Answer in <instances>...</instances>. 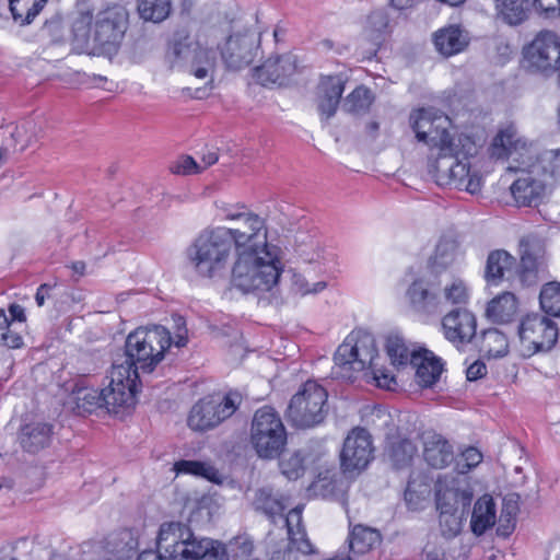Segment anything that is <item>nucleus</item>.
Wrapping results in <instances>:
<instances>
[{
    "label": "nucleus",
    "mask_w": 560,
    "mask_h": 560,
    "mask_svg": "<svg viewBox=\"0 0 560 560\" xmlns=\"http://www.w3.org/2000/svg\"><path fill=\"white\" fill-rule=\"evenodd\" d=\"M171 345V332L161 325L137 328L127 336L124 351L113 361V378L116 383H127L137 397L140 372L151 373Z\"/></svg>",
    "instance_id": "obj_1"
},
{
    "label": "nucleus",
    "mask_w": 560,
    "mask_h": 560,
    "mask_svg": "<svg viewBox=\"0 0 560 560\" xmlns=\"http://www.w3.org/2000/svg\"><path fill=\"white\" fill-rule=\"evenodd\" d=\"M128 13L112 7L95 16L80 12L72 23L73 44L83 51L110 55L118 50L127 30Z\"/></svg>",
    "instance_id": "obj_2"
},
{
    "label": "nucleus",
    "mask_w": 560,
    "mask_h": 560,
    "mask_svg": "<svg viewBox=\"0 0 560 560\" xmlns=\"http://www.w3.org/2000/svg\"><path fill=\"white\" fill-rule=\"evenodd\" d=\"M155 555L162 560H230L225 546L219 540L199 537L180 522L161 524Z\"/></svg>",
    "instance_id": "obj_3"
},
{
    "label": "nucleus",
    "mask_w": 560,
    "mask_h": 560,
    "mask_svg": "<svg viewBox=\"0 0 560 560\" xmlns=\"http://www.w3.org/2000/svg\"><path fill=\"white\" fill-rule=\"evenodd\" d=\"M280 253L279 247L240 252L232 269L233 287L256 295L270 292L282 272Z\"/></svg>",
    "instance_id": "obj_4"
},
{
    "label": "nucleus",
    "mask_w": 560,
    "mask_h": 560,
    "mask_svg": "<svg viewBox=\"0 0 560 560\" xmlns=\"http://www.w3.org/2000/svg\"><path fill=\"white\" fill-rule=\"evenodd\" d=\"M232 247L230 230L215 228L202 231L187 249V255L197 273L212 278L225 269Z\"/></svg>",
    "instance_id": "obj_5"
},
{
    "label": "nucleus",
    "mask_w": 560,
    "mask_h": 560,
    "mask_svg": "<svg viewBox=\"0 0 560 560\" xmlns=\"http://www.w3.org/2000/svg\"><path fill=\"white\" fill-rule=\"evenodd\" d=\"M377 357L373 335L363 329L353 330L335 353L332 375L335 378L352 382L357 378V373L373 369Z\"/></svg>",
    "instance_id": "obj_6"
},
{
    "label": "nucleus",
    "mask_w": 560,
    "mask_h": 560,
    "mask_svg": "<svg viewBox=\"0 0 560 560\" xmlns=\"http://www.w3.org/2000/svg\"><path fill=\"white\" fill-rule=\"evenodd\" d=\"M70 399L75 405L79 413H91L101 407H105L109 412L119 413L132 409L137 404L135 392L128 387L127 383H116L112 370L109 384L101 392L93 387L77 384L71 390Z\"/></svg>",
    "instance_id": "obj_7"
},
{
    "label": "nucleus",
    "mask_w": 560,
    "mask_h": 560,
    "mask_svg": "<svg viewBox=\"0 0 560 560\" xmlns=\"http://www.w3.org/2000/svg\"><path fill=\"white\" fill-rule=\"evenodd\" d=\"M249 442L261 459H276L283 453L288 434L281 417L272 407L264 406L254 413Z\"/></svg>",
    "instance_id": "obj_8"
},
{
    "label": "nucleus",
    "mask_w": 560,
    "mask_h": 560,
    "mask_svg": "<svg viewBox=\"0 0 560 560\" xmlns=\"http://www.w3.org/2000/svg\"><path fill=\"white\" fill-rule=\"evenodd\" d=\"M328 394L315 381L305 382L292 396L287 408L288 421L298 429H310L320 424L328 412Z\"/></svg>",
    "instance_id": "obj_9"
},
{
    "label": "nucleus",
    "mask_w": 560,
    "mask_h": 560,
    "mask_svg": "<svg viewBox=\"0 0 560 560\" xmlns=\"http://www.w3.org/2000/svg\"><path fill=\"white\" fill-rule=\"evenodd\" d=\"M523 55V67L528 72L550 77L560 67V36L552 31H540Z\"/></svg>",
    "instance_id": "obj_10"
},
{
    "label": "nucleus",
    "mask_w": 560,
    "mask_h": 560,
    "mask_svg": "<svg viewBox=\"0 0 560 560\" xmlns=\"http://www.w3.org/2000/svg\"><path fill=\"white\" fill-rule=\"evenodd\" d=\"M242 396L237 392L228 393L221 400L206 397L196 402L188 416V427L194 431H207L230 418L237 409Z\"/></svg>",
    "instance_id": "obj_11"
},
{
    "label": "nucleus",
    "mask_w": 560,
    "mask_h": 560,
    "mask_svg": "<svg viewBox=\"0 0 560 560\" xmlns=\"http://www.w3.org/2000/svg\"><path fill=\"white\" fill-rule=\"evenodd\" d=\"M534 144L523 137L514 124H505L498 129L489 145V154L495 160H512L515 164L523 165L532 153Z\"/></svg>",
    "instance_id": "obj_12"
},
{
    "label": "nucleus",
    "mask_w": 560,
    "mask_h": 560,
    "mask_svg": "<svg viewBox=\"0 0 560 560\" xmlns=\"http://www.w3.org/2000/svg\"><path fill=\"white\" fill-rule=\"evenodd\" d=\"M409 122L416 133V138L432 148L453 140L447 130L448 117L434 108L413 110L410 114Z\"/></svg>",
    "instance_id": "obj_13"
},
{
    "label": "nucleus",
    "mask_w": 560,
    "mask_h": 560,
    "mask_svg": "<svg viewBox=\"0 0 560 560\" xmlns=\"http://www.w3.org/2000/svg\"><path fill=\"white\" fill-rule=\"evenodd\" d=\"M411 310L420 316H433L443 308L442 285L435 277H419L406 291Z\"/></svg>",
    "instance_id": "obj_14"
},
{
    "label": "nucleus",
    "mask_w": 560,
    "mask_h": 560,
    "mask_svg": "<svg viewBox=\"0 0 560 560\" xmlns=\"http://www.w3.org/2000/svg\"><path fill=\"white\" fill-rule=\"evenodd\" d=\"M373 451L370 433L362 428L353 429L345 439L340 452L342 472H361L373 459Z\"/></svg>",
    "instance_id": "obj_15"
},
{
    "label": "nucleus",
    "mask_w": 560,
    "mask_h": 560,
    "mask_svg": "<svg viewBox=\"0 0 560 560\" xmlns=\"http://www.w3.org/2000/svg\"><path fill=\"white\" fill-rule=\"evenodd\" d=\"M518 335L534 353L546 352L552 349L558 340V327L545 315L530 314L521 322Z\"/></svg>",
    "instance_id": "obj_16"
},
{
    "label": "nucleus",
    "mask_w": 560,
    "mask_h": 560,
    "mask_svg": "<svg viewBox=\"0 0 560 560\" xmlns=\"http://www.w3.org/2000/svg\"><path fill=\"white\" fill-rule=\"evenodd\" d=\"M237 228L230 229L232 244L236 254L244 250H260L265 247H277L267 243V231L265 220L258 214L247 211L244 218L238 221Z\"/></svg>",
    "instance_id": "obj_17"
},
{
    "label": "nucleus",
    "mask_w": 560,
    "mask_h": 560,
    "mask_svg": "<svg viewBox=\"0 0 560 560\" xmlns=\"http://www.w3.org/2000/svg\"><path fill=\"white\" fill-rule=\"evenodd\" d=\"M258 48L259 36L256 32L234 33L226 39L221 49V56L229 68L240 70L254 61Z\"/></svg>",
    "instance_id": "obj_18"
},
{
    "label": "nucleus",
    "mask_w": 560,
    "mask_h": 560,
    "mask_svg": "<svg viewBox=\"0 0 560 560\" xmlns=\"http://www.w3.org/2000/svg\"><path fill=\"white\" fill-rule=\"evenodd\" d=\"M442 331L447 341L457 349L471 343L477 335V318L465 307H455L441 320Z\"/></svg>",
    "instance_id": "obj_19"
},
{
    "label": "nucleus",
    "mask_w": 560,
    "mask_h": 560,
    "mask_svg": "<svg viewBox=\"0 0 560 560\" xmlns=\"http://www.w3.org/2000/svg\"><path fill=\"white\" fill-rule=\"evenodd\" d=\"M438 156L429 160L428 172L439 186L453 187L466 174V162L458 159L453 147V140L436 147Z\"/></svg>",
    "instance_id": "obj_20"
},
{
    "label": "nucleus",
    "mask_w": 560,
    "mask_h": 560,
    "mask_svg": "<svg viewBox=\"0 0 560 560\" xmlns=\"http://www.w3.org/2000/svg\"><path fill=\"white\" fill-rule=\"evenodd\" d=\"M521 175L511 185V194L518 207H537L546 195V180L525 165L509 166Z\"/></svg>",
    "instance_id": "obj_21"
},
{
    "label": "nucleus",
    "mask_w": 560,
    "mask_h": 560,
    "mask_svg": "<svg viewBox=\"0 0 560 560\" xmlns=\"http://www.w3.org/2000/svg\"><path fill=\"white\" fill-rule=\"evenodd\" d=\"M294 250L305 262L317 264L328 271L335 264L336 255L324 244L317 231H299L294 236Z\"/></svg>",
    "instance_id": "obj_22"
},
{
    "label": "nucleus",
    "mask_w": 560,
    "mask_h": 560,
    "mask_svg": "<svg viewBox=\"0 0 560 560\" xmlns=\"http://www.w3.org/2000/svg\"><path fill=\"white\" fill-rule=\"evenodd\" d=\"M470 489H462L455 478L439 477L435 483V502L438 510H464L469 512L472 501Z\"/></svg>",
    "instance_id": "obj_23"
},
{
    "label": "nucleus",
    "mask_w": 560,
    "mask_h": 560,
    "mask_svg": "<svg viewBox=\"0 0 560 560\" xmlns=\"http://www.w3.org/2000/svg\"><path fill=\"white\" fill-rule=\"evenodd\" d=\"M382 541L381 533L372 527L355 525L348 537L349 552L352 560H376V548Z\"/></svg>",
    "instance_id": "obj_24"
},
{
    "label": "nucleus",
    "mask_w": 560,
    "mask_h": 560,
    "mask_svg": "<svg viewBox=\"0 0 560 560\" xmlns=\"http://www.w3.org/2000/svg\"><path fill=\"white\" fill-rule=\"evenodd\" d=\"M420 439L423 445V458L429 466L443 469L453 462V445L445 436L433 430H427L421 433Z\"/></svg>",
    "instance_id": "obj_25"
},
{
    "label": "nucleus",
    "mask_w": 560,
    "mask_h": 560,
    "mask_svg": "<svg viewBox=\"0 0 560 560\" xmlns=\"http://www.w3.org/2000/svg\"><path fill=\"white\" fill-rule=\"evenodd\" d=\"M296 70V58L292 54H284L267 59L255 69V78L261 85L279 84L291 77Z\"/></svg>",
    "instance_id": "obj_26"
},
{
    "label": "nucleus",
    "mask_w": 560,
    "mask_h": 560,
    "mask_svg": "<svg viewBox=\"0 0 560 560\" xmlns=\"http://www.w3.org/2000/svg\"><path fill=\"white\" fill-rule=\"evenodd\" d=\"M250 505L256 513L265 516L271 524H277L278 518H283L287 508L285 497L270 486L255 489Z\"/></svg>",
    "instance_id": "obj_27"
},
{
    "label": "nucleus",
    "mask_w": 560,
    "mask_h": 560,
    "mask_svg": "<svg viewBox=\"0 0 560 560\" xmlns=\"http://www.w3.org/2000/svg\"><path fill=\"white\" fill-rule=\"evenodd\" d=\"M470 42L469 34L459 25H448L433 34L435 49L444 57L464 51Z\"/></svg>",
    "instance_id": "obj_28"
},
{
    "label": "nucleus",
    "mask_w": 560,
    "mask_h": 560,
    "mask_svg": "<svg viewBox=\"0 0 560 560\" xmlns=\"http://www.w3.org/2000/svg\"><path fill=\"white\" fill-rule=\"evenodd\" d=\"M410 362L416 368V382L422 387H432L440 378L443 363L431 351L413 352Z\"/></svg>",
    "instance_id": "obj_29"
},
{
    "label": "nucleus",
    "mask_w": 560,
    "mask_h": 560,
    "mask_svg": "<svg viewBox=\"0 0 560 560\" xmlns=\"http://www.w3.org/2000/svg\"><path fill=\"white\" fill-rule=\"evenodd\" d=\"M523 165L530 167L534 174L545 180L548 176L555 180H560V149L545 150L537 153L534 147L527 160H524Z\"/></svg>",
    "instance_id": "obj_30"
},
{
    "label": "nucleus",
    "mask_w": 560,
    "mask_h": 560,
    "mask_svg": "<svg viewBox=\"0 0 560 560\" xmlns=\"http://www.w3.org/2000/svg\"><path fill=\"white\" fill-rule=\"evenodd\" d=\"M52 434V424L32 422L22 427L20 443L24 451L35 454L50 445Z\"/></svg>",
    "instance_id": "obj_31"
},
{
    "label": "nucleus",
    "mask_w": 560,
    "mask_h": 560,
    "mask_svg": "<svg viewBox=\"0 0 560 560\" xmlns=\"http://www.w3.org/2000/svg\"><path fill=\"white\" fill-rule=\"evenodd\" d=\"M516 265V259L509 252L504 249H494L489 253L485 279L487 283L498 285L510 273Z\"/></svg>",
    "instance_id": "obj_32"
},
{
    "label": "nucleus",
    "mask_w": 560,
    "mask_h": 560,
    "mask_svg": "<svg viewBox=\"0 0 560 560\" xmlns=\"http://www.w3.org/2000/svg\"><path fill=\"white\" fill-rule=\"evenodd\" d=\"M495 524V503L491 495L480 497L471 513L470 527L475 535L481 536Z\"/></svg>",
    "instance_id": "obj_33"
},
{
    "label": "nucleus",
    "mask_w": 560,
    "mask_h": 560,
    "mask_svg": "<svg viewBox=\"0 0 560 560\" xmlns=\"http://www.w3.org/2000/svg\"><path fill=\"white\" fill-rule=\"evenodd\" d=\"M516 314L517 300L512 292H504L488 303L487 316L494 323H510Z\"/></svg>",
    "instance_id": "obj_34"
},
{
    "label": "nucleus",
    "mask_w": 560,
    "mask_h": 560,
    "mask_svg": "<svg viewBox=\"0 0 560 560\" xmlns=\"http://www.w3.org/2000/svg\"><path fill=\"white\" fill-rule=\"evenodd\" d=\"M312 489L314 493L323 498L332 499L341 502L343 505L346 504L348 485L336 474L332 476H328V472L326 475L320 474L313 482Z\"/></svg>",
    "instance_id": "obj_35"
},
{
    "label": "nucleus",
    "mask_w": 560,
    "mask_h": 560,
    "mask_svg": "<svg viewBox=\"0 0 560 560\" xmlns=\"http://www.w3.org/2000/svg\"><path fill=\"white\" fill-rule=\"evenodd\" d=\"M416 453V445L408 439H394L386 447V454L395 469L408 467Z\"/></svg>",
    "instance_id": "obj_36"
},
{
    "label": "nucleus",
    "mask_w": 560,
    "mask_h": 560,
    "mask_svg": "<svg viewBox=\"0 0 560 560\" xmlns=\"http://www.w3.org/2000/svg\"><path fill=\"white\" fill-rule=\"evenodd\" d=\"M46 2L47 0H10L9 8L15 22L27 25L39 14Z\"/></svg>",
    "instance_id": "obj_37"
},
{
    "label": "nucleus",
    "mask_w": 560,
    "mask_h": 560,
    "mask_svg": "<svg viewBox=\"0 0 560 560\" xmlns=\"http://www.w3.org/2000/svg\"><path fill=\"white\" fill-rule=\"evenodd\" d=\"M46 2L47 0H10L9 8L15 22L27 25L39 14Z\"/></svg>",
    "instance_id": "obj_38"
},
{
    "label": "nucleus",
    "mask_w": 560,
    "mask_h": 560,
    "mask_svg": "<svg viewBox=\"0 0 560 560\" xmlns=\"http://www.w3.org/2000/svg\"><path fill=\"white\" fill-rule=\"evenodd\" d=\"M548 260L520 259L516 273L523 285L532 287L547 277Z\"/></svg>",
    "instance_id": "obj_39"
},
{
    "label": "nucleus",
    "mask_w": 560,
    "mask_h": 560,
    "mask_svg": "<svg viewBox=\"0 0 560 560\" xmlns=\"http://www.w3.org/2000/svg\"><path fill=\"white\" fill-rule=\"evenodd\" d=\"M502 20L509 25H518L527 19V0H494Z\"/></svg>",
    "instance_id": "obj_40"
},
{
    "label": "nucleus",
    "mask_w": 560,
    "mask_h": 560,
    "mask_svg": "<svg viewBox=\"0 0 560 560\" xmlns=\"http://www.w3.org/2000/svg\"><path fill=\"white\" fill-rule=\"evenodd\" d=\"M172 11L171 0H138V13L144 21L160 23Z\"/></svg>",
    "instance_id": "obj_41"
},
{
    "label": "nucleus",
    "mask_w": 560,
    "mask_h": 560,
    "mask_svg": "<svg viewBox=\"0 0 560 560\" xmlns=\"http://www.w3.org/2000/svg\"><path fill=\"white\" fill-rule=\"evenodd\" d=\"M520 259L548 260L545 240L537 234H527L518 241Z\"/></svg>",
    "instance_id": "obj_42"
},
{
    "label": "nucleus",
    "mask_w": 560,
    "mask_h": 560,
    "mask_svg": "<svg viewBox=\"0 0 560 560\" xmlns=\"http://www.w3.org/2000/svg\"><path fill=\"white\" fill-rule=\"evenodd\" d=\"M217 55L213 49L195 45L191 57V72L198 79H205L214 70Z\"/></svg>",
    "instance_id": "obj_43"
},
{
    "label": "nucleus",
    "mask_w": 560,
    "mask_h": 560,
    "mask_svg": "<svg viewBox=\"0 0 560 560\" xmlns=\"http://www.w3.org/2000/svg\"><path fill=\"white\" fill-rule=\"evenodd\" d=\"M175 470L177 474H190L212 482H220L219 470L208 463L183 459L175 464Z\"/></svg>",
    "instance_id": "obj_44"
},
{
    "label": "nucleus",
    "mask_w": 560,
    "mask_h": 560,
    "mask_svg": "<svg viewBox=\"0 0 560 560\" xmlns=\"http://www.w3.org/2000/svg\"><path fill=\"white\" fill-rule=\"evenodd\" d=\"M373 101L372 91L364 85H360L346 97L343 107L352 114H364L370 109Z\"/></svg>",
    "instance_id": "obj_45"
},
{
    "label": "nucleus",
    "mask_w": 560,
    "mask_h": 560,
    "mask_svg": "<svg viewBox=\"0 0 560 560\" xmlns=\"http://www.w3.org/2000/svg\"><path fill=\"white\" fill-rule=\"evenodd\" d=\"M439 512L440 528L445 538H453L460 533L463 521L469 513L464 510H439Z\"/></svg>",
    "instance_id": "obj_46"
},
{
    "label": "nucleus",
    "mask_w": 560,
    "mask_h": 560,
    "mask_svg": "<svg viewBox=\"0 0 560 560\" xmlns=\"http://www.w3.org/2000/svg\"><path fill=\"white\" fill-rule=\"evenodd\" d=\"M481 350L490 358L504 357L508 353V340L498 329H486L482 331Z\"/></svg>",
    "instance_id": "obj_47"
},
{
    "label": "nucleus",
    "mask_w": 560,
    "mask_h": 560,
    "mask_svg": "<svg viewBox=\"0 0 560 560\" xmlns=\"http://www.w3.org/2000/svg\"><path fill=\"white\" fill-rule=\"evenodd\" d=\"M430 494V486L423 480L411 478L405 490V501L410 510L417 511L423 508V503Z\"/></svg>",
    "instance_id": "obj_48"
},
{
    "label": "nucleus",
    "mask_w": 560,
    "mask_h": 560,
    "mask_svg": "<svg viewBox=\"0 0 560 560\" xmlns=\"http://www.w3.org/2000/svg\"><path fill=\"white\" fill-rule=\"evenodd\" d=\"M541 310L550 316L560 317V283L545 284L539 294Z\"/></svg>",
    "instance_id": "obj_49"
},
{
    "label": "nucleus",
    "mask_w": 560,
    "mask_h": 560,
    "mask_svg": "<svg viewBox=\"0 0 560 560\" xmlns=\"http://www.w3.org/2000/svg\"><path fill=\"white\" fill-rule=\"evenodd\" d=\"M443 304L465 305L469 300L468 288L463 280L456 279L450 284L442 287Z\"/></svg>",
    "instance_id": "obj_50"
},
{
    "label": "nucleus",
    "mask_w": 560,
    "mask_h": 560,
    "mask_svg": "<svg viewBox=\"0 0 560 560\" xmlns=\"http://www.w3.org/2000/svg\"><path fill=\"white\" fill-rule=\"evenodd\" d=\"M386 352L390 358L393 364L404 365L408 362L410 353L409 349L404 342V339L398 335H389L386 340Z\"/></svg>",
    "instance_id": "obj_51"
},
{
    "label": "nucleus",
    "mask_w": 560,
    "mask_h": 560,
    "mask_svg": "<svg viewBox=\"0 0 560 560\" xmlns=\"http://www.w3.org/2000/svg\"><path fill=\"white\" fill-rule=\"evenodd\" d=\"M456 247L452 240H440L432 257V265L442 269L448 267L455 259Z\"/></svg>",
    "instance_id": "obj_52"
},
{
    "label": "nucleus",
    "mask_w": 560,
    "mask_h": 560,
    "mask_svg": "<svg viewBox=\"0 0 560 560\" xmlns=\"http://www.w3.org/2000/svg\"><path fill=\"white\" fill-rule=\"evenodd\" d=\"M289 544L287 546V550H292L302 555H313L315 553V548L313 544L310 541L305 529H296L294 532L288 533Z\"/></svg>",
    "instance_id": "obj_53"
},
{
    "label": "nucleus",
    "mask_w": 560,
    "mask_h": 560,
    "mask_svg": "<svg viewBox=\"0 0 560 560\" xmlns=\"http://www.w3.org/2000/svg\"><path fill=\"white\" fill-rule=\"evenodd\" d=\"M0 342L11 349L20 348L23 343L22 337L11 329V322L2 308H0Z\"/></svg>",
    "instance_id": "obj_54"
},
{
    "label": "nucleus",
    "mask_w": 560,
    "mask_h": 560,
    "mask_svg": "<svg viewBox=\"0 0 560 560\" xmlns=\"http://www.w3.org/2000/svg\"><path fill=\"white\" fill-rule=\"evenodd\" d=\"M279 467L288 479L296 480L304 474L303 458L299 452H294L289 457L280 459Z\"/></svg>",
    "instance_id": "obj_55"
},
{
    "label": "nucleus",
    "mask_w": 560,
    "mask_h": 560,
    "mask_svg": "<svg viewBox=\"0 0 560 560\" xmlns=\"http://www.w3.org/2000/svg\"><path fill=\"white\" fill-rule=\"evenodd\" d=\"M197 43H192L188 36L174 39L168 55L173 62L186 60L194 56V48Z\"/></svg>",
    "instance_id": "obj_56"
},
{
    "label": "nucleus",
    "mask_w": 560,
    "mask_h": 560,
    "mask_svg": "<svg viewBox=\"0 0 560 560\" xmlns=\"http://www.w3.org/2000/svg\"><path fill=\"white\" fill-rule=\"evenodd\" d=\"M322 95L331 97L334 102H339L345 91V82L340 77H327L320 82Z\"/></svg>",
    "instance_id": "obj_57"
},
{
    "label": "nucleus",
    "mask_w": 560,
    "mask_h": 560,
    "mask_svg": "<svg viewBox=\"0 0 560 560\" xmlns=\"http://www.w3.org/2000/svg\"><path fill=\"white\" fill-rule=\"evenodd\" d=\"M517 506L511 503H506L501 511L500 524L497 529L498 534L503 537H508L515 528V515Z\"/></svg>",
    "instance_id": "obj_58"
},
{
    "label": "nucleus",
    "mask_w": 560,
    "mask_h": 560,
    "mask_svg": "<svg viewBox=\"0 0 560 560\" xmlns=\"http://www.w3.org/2000/svg\"><path fill=\"white\" fill-rule=\"evenodd\" d=\"M465 171L466 174L463 178H458L459 180L453 187L459 190L464 189L471 195L478 194L481 190V177L476 173H470L468 163L465 165Z\"/></svg>",
    "instance_id": "obj_59"
},
{
    "label": "nucleus",
    "mask_w": 560,
    "mask_h": 560,
    "mask_svg": "<svg viewBox=\"0 0 560 560\" xmlns=\"http://www.w3.org/2000/svg\"><path fill=\"white\" fill-rule=\"evenodd\" d=\"M170 171L177 175H191L199 173L200 166L191 156L185 155L173 162L170 166Z\"/></svg>",
    "instance_id": "obj_60"
},
{
    "label": "nucleus",
    "mask_w": 560,
    "mask_h": 560,
    "mask_svg": "<svg viewBox=\"0 0 560 560\" xmlns=\"http://www.w3.org/2000/svg\"><path fill=\"white\" fill-rule=\"evenodd\" d=\"M63 23L62 18L58 14L51 16L49 20L43 25L42 32L43 34L50 37L51 42H59L63 36Z\"/></svg>",
    "instance_id": "obj_61"
},
{
    "label": "nucleus",
    "mask_w": 560,
    "mask_h": 560,
    "mask_svg": "<svg viewBox=\"0 0 560 560\" xmlns=\"http://www.w3.org/2000/svg\"><path fill=\"white\" fill-rule=\"evenodd\" d=\"M302 511L303 505H298L290 510L285 516L283 515V518H280L287 526L288 533L294 532L296 529H305L302 523Z\"/></svg>",
    "instance_id": "obj_62"
},
{
    "label": "nucleus",
    "mask_w": 560,
    "mask_h": 560,
    "mask_svg": "<svg viewBox=\"0 0 560 560\" xmlns=\"http://www.w3.org/2000/svg\"><path fill=\"white\" fill-rule=\"evenodd\" d=\"M172 319L174 322V335H175V346L180 348L185 347L188 341V330L186 327V322L183 316L178 314H174L172 316Z\"/></svg>",
    "instance_id": "obj_63"
},
{
    "label": "nucleus",
    "mask_w": 560,
    "mask_h": 560,
    "mask_svg": "<svg viewBox=\"0 0 560 560\" xmlns=\"http://www.w3.org/2000/svg\"><path fill=\"white\" fill-rule=\"evenodd\" d=\"M534 7L539 10L545 18L560 16V0H534Z\"/></svg>",
    "instance_id": "obj_64"
}]
</instances>
